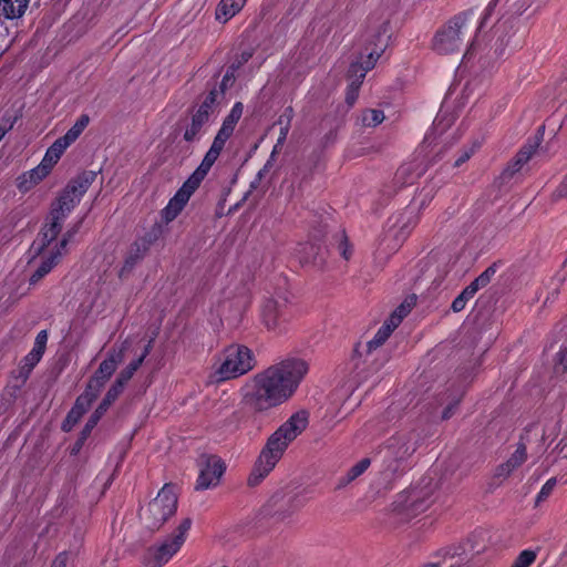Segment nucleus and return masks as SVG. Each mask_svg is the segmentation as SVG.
<instances>
[{
    "label": "nucleus",
    "instance_id": "5fc2aeb1",
    "mask_svg": "<svg viewBox=\"0 0 567 567\" xmlns=\"http://www.w3.org/2000/svg\"><path fill=\"white\" fill-rule=\"evenodd\" d=\"M112 403L113 401H107V399L104 396L103 401L96 408L99 414H104Z\"/></svg>",
    "mask_w": 567,
    "mask_h": 567
},
{
    "label": "nucleus",
    "instance_id": "f257e3e1",
    "mask_svg": "<svg viewBox=\"0 0 567 567\" xmlns=\"http://www.w3.org/2000/svg\"><path fill=\"white\" fill-rule=\"evenodd\" d=\"M308 363L289 358L255 374L240 388L243 403L255 412H266L288 401L308 373Z\"/></svg>",
    "mask_w": 567,
    "mask_h": 567
},
{
    "label": "nucleus",
    "instance_id": "f8f14e48",
    "mask_svg": "<svg viewBox=\"0 0 567 567\" xmlns=\"http://www.w3.org/2000/svg\"><path fill=\"white\" fill-rule=\"evenodd\" d=\"M89 123V115L82 114L73 126L47 150L41 163L52 171L65 150L80 137Z\"/></svg>",
    "mask_w": 567,
    "mask_h": 567
},
{
    "label": "nucleus",
    "instance_id": "7c9ffc66",
    "mask_svg": "<svg viewBox=\"0 0 567 567\" xmlns=\"http://www.w3.org/2000/svg\"><path fill=\"white\" fill-rule=\"evenodd\" d=\"M539 145L538 141L526 144L515 156L514 165L518 171L524 164H526L536 152Z\"/></svg>",
    "mask_w": 567,
    "mask_h": 567
},
{
    "label": "nucleus",
    "instance_id": "c9c22d12",
    "mask_svg": "<svg viewBox=\"0 0 567 567\" xmlns=\"http://www.w3.org/2000/svg\"><path fill=\"white\" fill-rule=\"evenodd\" d=\"M557 484V481L555 477L549 478L540 488L536 496V505L540 504L543 501H545L554 491L555 486Z\"/></svg>",
    "mask_w": 567,
    "mask_h": 567
},
{
    "label": "nucleus",
    "instance_id": "ddd939ff",
    "mask_svg": "<svg viewBox=\"0 0 567 567\" xmlns=\"http://www.w3.org/2000/svg\"><path fill=\"white\" fill-rule=\"evenodd\" d=\"M202 179L192 174L178 188L175 195L168 200L162 209L161 216L165 223L173 221L184 209L192 195L200 186Z\"/></svg>",
    "mask_w": 567,
    "mask_h": 567
},
{
    "label": "nucleus",
    "instance_id": "ea45409f",
    "mask_svg": "<svg viewBox=\"0 0 567 567\" xmlns=\"http://www.w3.org/2000/svg\"><path fill=\"white\" fill-rule=\"evenodd\" d=\"M103 414H99L97 410L93 412L87 423L85 424L82 431V439L85 440L86 436L91 433V431L96 426L97 422L102 417Z\"/></svg>",
    "mask_w": 567,
    "mask_h": 567
},
{
    "label": "nucleus",
    "instance_id": "cd10ccee",
    "mask_svg": "<svg viewBox=\"0 0 567 567\" xmlns=\"http://www.w3.org/2000/svg\"><path fill=\"white\" fill-rule=\"evenodd\" d=\"M396 327H392L391 322L386 320L377 331L374 337L368 342V350L372 351L382 346Z\"/></svg>",
    "mask_w": 567,
    "mask_h": 567
},
{
    "label": "nucleus",
    "instance_id": "864d4df0",
    "mask_svg": "<svg viewBox=\"0 0 567 567\" xmlns=\"http://www.w3.org/2000/svg\"><path fill=\"white\" fill-rule=\"evenodd\" d=\"M358 95L359 93L347 90L346 102L349 106H352L355 103Z\"/></svg>",
    "mask_w": 567,
    "mask_h": 567
},
{
    "label": "nucleus",
    "instance_id": "9d476101",
    "mask_svg": "<svg viewBox=\"0 0 567 567\" xmlns=\"http://www.w3.org/2000/svg\"><path fill=\"white\" fill-rule=\"evenodd\" d=\"M190 526V518L183 519L172 536L165 538L159 545L150 548L147 564L151 567H161L168 563L185 543Z\"/></svg>",
    "mask_w": 567,
    "mask_h": 567
},
{
    "label": "nucleus",
    "instance_id": "0e129e2a",
    "mask_svg": "<svg viewBox=\"0 0 567 567\" xmlns=\"http://www.w3.org/2000/svg\"><path fill=\"white\" fill-rule=\"evenodd\" d=\"M430 140H431V133L425 136L424 142H429Z\"/></svg>",
    "mask_w": 567,
    "mask_h": 567
},
{
    "label": "nucleus",
    "instance_id": "8fccbe9b",
    "mask_svg": "<svg viewBox=\"0 0 567 567\" xmlns=\"http://www.w3.org/2000/svg\"><path fill=\"white\" fill-rule=\"evenodd\" d=\"M473 153H474L473 148H471L470 151H464L463 154L455 161L454 166L455 167L461 166L463 163H465L472 156Z\"/></svg>",
    "mask_w": 567,
    "mask_h": 567
},
{
    "label": "nucleus",
    "instance_id": "f3484780",
    "mask_svg": "<svg viewBox=\"0 0 567 567\" xmlns=\"http://www.w3.org/2000/svg\"><path fill=\"white\" fill-rule=\"evenodd\" d=\"M214 103L215 93L210 92L205 101L199 105L192 117L190 124L184 132V140L186 142H195L199 140L204 125H206L209 121V115Z\"/></svg>",
    "mask_w": 567,
    "mask_h": 567
},
{
    "label": "nucleus",
    "instance_id": "7ed1b4c3",
    "mask_svg": "<svg viewBox=\"0 0 567 567\" xmlns=\"http://www.w3.org/2000/svg\"><path fill=\"white\" fill-rule=\"evenodd\" d=\"M94 179L95 173L85 172L70 181L52 206L51 223L43 227L38 238L33 241L34 250L40 251L43 249L45 240H55L62 229L63 221L80 203Z\"/></svg>",
    "mask_w": 567,
    "mask_h": 567
},
{
    "label": "nucleus",
    "instance_id": "603ef678",
    "mask_svg": "<svg viewBox=\"0 0 567 567\" xmlns=\"http://www.w3.org/2000/svg\"><path fill=\"white\" fill-rule=\"evenodd\" d=\"M483 288V286L481 284H476V279L474 281H472L465 289H466V293L467 295H472V297H474V295L481 289Z\"/></svg>",
    "mask_w": 567,
    "mask_h": 567
},
{
    "label": "nucleus",
    "instance_id": "bb28decb",
    "mask_svg": "<svg viewBox=\"0 0 567 567\" xmlns=\"http://www.w3.org/2000/svg\"><path fill=\"white\" fill-rule=\"evenodd\" d=\"M370 463V458L367 457L359 461L350 467L342 477H340L339 486H344L361 476L369 468Z\"/></svg>",
    "mask_w": 567,
    "mask_h": 567
},
{
    "label": "nucleus",
    "instance_id": "1a4fd4ad",
    "mask_svg": "<svg viewBox=\"0 0 567 567\" xmlns=\"http://www.w3.org/2000/svg\"><path fill=\"white\" fill-rule=\"evenodd\" d=\"M414 452V447L403 439H395L388 446V454L384 460L382 478L390 483L402 476L410 468V457Z\"/></svg>",
    "mask_w": 567,
    "mask_h": 567
},
{
    "label": "nucleus",
    "instance_id": "09e8293b",
    "mask_svg": "<svg viewBox=\"0 0 567 567\" xmlns=\"http://www.w3.org/2000/svg\"><path fill=\"white\" fill-rule=\"evenodd\" d=\"M496 2H497V0H492V1L487 4V7L485 8V10H484V16H483L482 21H481V27H483V25H484V23H485L486 19L492 14V12H493V10H494V8H495V6H496Z\"/></svg>",
    "mask_w": 567,
    "mask_h": 567
},
{
    "label": "nucleus",
    "instance_id": "f704fd0d",
    "mask_svg": "<svg viewBox=\"0 0 567 567\" xmlns=\"http://www.w3.org/2000/svg\"><path fill=\"white\" fill-rule=\"evenodd\" d=\"M384 121V114L380 110H368L362 115L364 126L374 127Z\"/></svg>",
    "mask_w": 567,
    "mask_h": 567
},
{
    "label": "nucleus",
    "instance_id": "5701e85b",
    "mask_svg": "<svg viewBox=\"0 0 567 567\" xmlns=\"http://www.w3.org/2000/svg\"><path fill=\"white\" fill-rule=\"evenodd\" d=\"M30 0H0V23L21 19Z\"/></svg>",
    "mask_w": 567,
    "mask_h": 567
},
{
    "label": "nucleus",
    "instance_id": "de8ad7c7",
    "mask_svg": "<svg viewBox=\"0 0 567 567\" xmlns=\"http://www.w3.org/2000/svg\"><path fill=\"white\" fill-rule=\"evenodd\" d=\"M496 2H497V0H492V1L487 4V7L485 8V10H484V16H483L482 21H481V27H483V25H484V23H485L486 19L492 14V12H493V10H494V8H495V6H496Z\"/></svg>",
    "mask_w": 567,
    "mask_h": 567
},
{
    "label": "nucleus",
    "instance_id": "393cba45",
    "mask_svg": "<svg viewBox=\"0 0 567 567\" xmlns=\"http://www.w3.org/2000/svg\"><path fill=\"white\" fill-rule=\"evenodd\" d=\"M247 0H221L216 10V18L228 21L236 13H238L245 6Z\"/></svg>",
    "mask_w": 567,
    "mask_h": 567
},
{
    "label": "nucleus",
    "instance_id": "b1692460",
    "mask_svg": "<svg viewBox=\"0 0 567 567\" xmlns=\"http://www.w3.org/2000/svg\"><path fill=\"white\" fill-rule=\"evenodd\" d=\"M429 507V502L419 501V497L411 493L403 503H398L394 511L402 520H408Z\"/></svg>",
    "mask_w": 567,
    "mask_h": 567
},
{
    "label": "nucleus",
    "instance_id": "6e6d98bb",
    "mask_svg": "<svg viewBox=\"0 0 567 567\" xmlns=\"http://www.w3.org/2000/svg\"><path fill=\"white\" fill-rule=\"evenodd\" d=\"M83 414L80 413V411H78V413L75 412V409L72 408L71 411L69 412L68 414V417H66V421L68 422H72V423H75L79 421V419L82 416Z\"/></svg>",
    "mask_w": 567,
    "mask_h": 567
},
{
    "label": "nucleus",
    "instance_id": "79ce46f5",
    "mask_svg": "<svg viewBox=\"0 0 567 567\" xmlns=\"http://www.w3.org/2000/svg\"><path fill=\"white\" fill-rule=\"evenodd\" d=\"M123 388H124V384L121 383L118 380H116L105 394V398L107 399V401L114 402L118 398V395L122 393Z\"/></svg>",
    "mask_w": 567,
    "mask_h": 567
},
{
    "label": "nucleus",
    "instance_id": "2f4dec72",
    "mask_svg": "<svg viewBox=\"0 0 567 567\" xmlns=\"http://www.w3.org/2000/svg\"><path fill=\"white\" fill-rule=\"evenodd\" d=\"M31 372H32L31 369H29L25 365H22L20 363L19 368L12 372L10 386L14 391H19L25 384Z\"/></svg>",
    "mask_w": 567,
    "mask_h": 567
},
{
    "label": "nucleus",
    "instance_id": "37998d69",
    "mask_svg": "<svg viewBox=\"0 0 567 567\" xmlns=\"http://www.w3.org/2000/svg\"><path fill=\"white\" fill-rule=\"evenodd\" d=\"M555 197L560 198H567V174L564 176L560 184L557 186L555 190Z\"/></svg>",
    "mask_w": 567,
    "mask_h": 567
},
{
    "label": "nucleus",
    "instance_id": "a19ab883",
    "mask_svg": "<svg viewBox=\"0 0 567 567\" xmlns=\"http://www.w3.org/2000/svg\"><path fill=\"white\" fill-rule=\"evenodd\" d=\"M495 272H496V267L494 265L489 266L476 278V284H481L484 288L485 286H487L491 282Z\"/></svg>",
    "mask_w": 567,
    "mask_h": 567
},
{
    "label": "nucleus",
    "instance_id": "c03bdc74",
    "mask_svg": "<svg viewBox=\"0 0 567 567\" xmlns=\"http://www.w3.org/2000/svg\"><path fill=\"white\" fill-rule=\"evenodd\" d=\"M234 81H235L234 71H227L226 74L224 75L223 80H221V83H220L221 91L224 92L229 86H231Z\"/></svg>",
    "mask_w": 567,
    "mask_h": 567
},
{
    "label": "nucleus",
    "instance_id": "72a5a7b5",
    "mask_svg": "<svg viewBox=\"0 0 567 567\" xmlns=\"http://www.w3.org/2000/svg\"><path fill=\"white\" fill-rule=\"evenodd\" d=\"M412 309V302L404 301L401 303L393 313L389 317V321L391 322L392 327H398L403 318H405Z\"/></svg>",
    "mask_w": 567,
    "mask_h": 567
},
{
    "label": "nucleus",
    "instance_id": "2eb2a0df",
    "mask_svg": "<svg viewBox=\"0 0 567 567\" xmlns=\"http://www.w3.org/2000/svg\"><path fill=\"white\" fill-rule=\"evenodd\" d=\"M127 348V342H124L120 350H113L107 354V358L100 363L97 371L91 378L87 384L91 385V389L94 388L95 391L102 390L105 382L112 377L115 372L117 364L122 362L124 358V352Z\"/></svg>",
    "mask_w": 567,
    "mask_h": 567
},
{
    "label": "nucleus",
    "instance_id": "49530a36",
    "mask_svg": "<svg viewBox=\"0 0 567 567\" xmlns=\"http://www.w3.org/2000/svg\"><path fill=\"white\" fill-rule=\"evenodd\" d=\"M339 249L343 258L348 260L351 256V249L346 238L340 243Z\"/></svg>",
    "mask_w": 567,
    "mask_h": 567
},
{
    "label": "nucleus",
    "instance_id": "58836bf2",
    "mask_svg": "<svg viewBox=\"0 0 567 567\" xmlns=\"http://www.w3.org/2000/svg\"><path fill=\"white\" fill-rule=\"evenodd\" d=\"M47 342H48V332H47V330H41L35 337L32 350L38 351L39 353L43 354L45 351Z\"/></svg>",
    "mask_w": 567,
    "mask_h": 567
},
{
    "label": "nucleus",
    "instance_id": "e433bc0d",
    "mask_svg": "<svg viewBox=\"0 0 567 567\" xmlns=\"http://www.w3.org/2000/svg\"><path fill=\"white\" fill-rule=\"evenodd\" d=\"M472 298H473V297H472V295H467V293H466V289H464V290H463V291H462V292H461V293H460V295H458V296L453 300L452 306H451L452 310H453L454 312H460V311H462V310L465 308V306H466L467 301H468L470 299H472Z\"/></svg>",
    "mask_w": 567,
    "mask_h": 567
},
{
    "label": "nucleus",
    "instance_id": "a878e982",
    "mask_svg": "<svg viewBox=\"0 0 567 567\" xmlns=\"http://www.w3.org/2000/svg\"><path fill=\"white\" fill-rule=\"evenodd\" d=\"M151 351V341L145 347L143 353L135 360H133L125 369L121 371L117 379L124 385L132 379L137 369L142 365L145 358L148 355Z\"/></svg>",
    "mask_w": 567,
    "mask_h": 567
},
{
    "label": "nucleus",
    "instance_id": "a211bd4d",
    "mask_svg": "<svg viewBox=\"0 0 567 567\" xmlns=\"http://www.w3.org/2000/svg\"><path fill=\"white\" fill-rule=\"evenodd\" d=\"M383 48L371 51L364 61L353 62L349 68L350 83L348 85L349 91L359 93L362 81L368 71L374 68L377 61L381 56Z\"/></svg>",
    "mask_w": 567,
    "mask_h": 567
},
{
    "label": "nucleus",
    "instance_id": "473e14b6",
    "mask_svg": "<svg viewBox=\"0 0 567 567\" xmlns=\"http://www.w3.org/2000/svg\"><path fill=\"white\" fill-rule=\"evenodd\" d=\"M539 549H524L515 558L511 567H530L538 556Z\"/></svg>",
    "mask_w": 567,
    "mask_h": 567
},
{
    "label": "nucleus",
    "instance_id": "20e7f679",
    "mask_svg": "<svg viewBox=\"0 0 567 567\" xmlns=\"http://www.w3.org/2000/svg\"><path fill=\"white\" fill-rule=\"evenodd\" d=\"M261 322L275 334L288 331L290 322L296 317V310L286 291H278L266 298L261 305Z\"/></svg>",
    "mask_w": 567,
    "mask_h": 567
},
{
    "label": "nucleus",
    "instance_id": "f03ea898",
    "mask_svg": "<svg viewBox=\"0 0 567 567\" xmlns=\"http://www.w3.org/2000/svg\"><path fill=\"white\" fill-rule=\"evenodd\" d=\"M308 424L309 414L301 410L291 414L267 437L248 476L249 486L258 485L275 470L289 445L302 434Z\"/></svg>",
    "mask_w": 567,
    "mask_h": 567
},
{
    "label": "nucleus",
    "instance_id": "aec40b11",
    "mask_svg": "<svg viewBox=\"0 0 567 567\" xmlns=\"http://www.w3.org/2000/svg\"><path fill=\"white\" fill-rule=\"evenodd\" d=\"M151 243H152V239H148L147 241L146 240L135 241L131 245V247L125 256L124 262L118 271L120 278H125L132 272L134 267L146 255Z\"/></svg>",
    "mask_w": 567,
    "mask_h": 567
},
{
    "label": "nucleus",
    "instance_id": "bf43d9fd",
    "mask_svg": "<svg viewBox=\"0 0 567 567\" xmlns=\"http://www.w3.org/2000/svg\"><path fill=\"white\" fill-rule=\"evenodd\" d=\"M453 414L452 412V406H449L446 408L444 411H443V414H442V417L443 419H449L451 417V415Z\"/></svg>",
    "mask_w": 567,
    "mask_h": 567
},
{
    "label": "nucleus",
    "instance_id": "6ab92c4d",
    "mask_svg": "<svg viewBox=\"0 0 567 567\" xmlns=\"http://www.w3.org/2000/svg\"><path fill=\"white\" fill-rule=\"evenodd\" d=\"M427 169L422 158L413 157L403 163L394 175V183L400 187L411 185L416 182Z\"/></svg>",
    "mask_w": 567,
    "mask_h": 567
},
{
    "label": "nucleus",
    "instance_id": "412c9836",
    "mask_svg": "<svg viewBox=\"0 0 567 567\" xmlns=\"http://www.w3.org/2000/svg\"><path fill=\"white\" fill-rule=\"evenodd\" d=\"M527 460V451L524 444H518L515 452L495 470L497 478H507L515 470L522 466Z\"/></svg>",
    "mask_w": 567,
    "mask_h": 567
},
{
    "label": "nucleus",
    "instance_id": "0eeeda50",
    "mask_svg": "<svg viewBox=\"0 0 567 567\" xmlns=\"http://www.w3.org/2000/svg\"><path fill=\"white\" fill-rule=\"evenodd\" d=\"M256 365L255 357L250 349L235 344L226 349L223 361L214 371L216 382L239 378Z\"/></svg>",
    "mask_w": 567,
    "mask_h": 567
},
{
    "label": "nucleus",
    "instance_id": "4d7b16f0",
    "mask_svg": "<svg viewBox=\"0 0 567 567\" xmlns=\"http://www.w3.org/2000/svg\"><path fill=\"white\" fill-rule=\"evenodd\" d=\"M558 355L559 364L563 367L564 370H567V347L565 349H561Z\"/></svg>",
    "mask_w": 567,
    "mask_h": 567
},
{
    "label": "nucleus",
    "instance_id": "3c124183",
    "mask_svg": "<svg viewBox=\"0 0 567 567\" xmlns=\"http://www.w3.org/2000/svg\"><path fill=\"white\" fill-rule=\"evenodd\" d=\"M289 132V123L280 128L279 137L277 140V146L285 143Z\"/></svg>",
    "mask_w": 567,
    "mask_h": 567
},
{
    "label": "nucleus",
    "instance_id": "c85d7f7f",
    "mask_svg": "<svg viewBox=\"0 0 567 567\" xmlns=\"http://www.w3.org/2000/svg\"><path fill=\"white\" fill-rule=\"evenodd\" d=\"M99 394L100 391H95L94 388L91 389V385L87 384L85 391L75 401L73 406L75 412L80 411V413L84 414Z\"/></svg>",
    "mask_w": 567,
    "mask_h": 567
},
{
    "label": "nucleus",
    "instance_id": "a18cd8bd",
    "mask_svg": "<svg viewBox=\"0 0 567 567\" xmlns=\"http://www.w3.org/2000/svg\"><path fill=\"white\" fill-rule=\"evenodd\" d=\"M68 563V554L61 553L56 556L51 567H65Z\"/></svg>",
    "mask_w": 567,
    "mask_h": 567
},
{
    "label": "nucleus",
    "instance_id": "e2e57ef3",
    "mask_svg": "<svg viewBox=\"0 0 567 567\" xmlns=\"http://www.w3.org/2000/svg\"><path fill=\"white\" fill-rule=\"evenodd\" d=\"M422 567H441V563L440 561L427 563V564H424Z\"/></svg>",
    "mask_w": 567,
    "mask_h": 567
},
{
    "label": "nucleus",
    "instance_id": "423d86ee",
    "mask_svg": "<svg viewBox=\"0 0 567 567\" xmlns=\"http://www.w3.org/2000/svg\"><path fill=\"white\" fill-rule=\"evenodd\" d=\"M177 509V496L173 486L166 484L157 496L141 511L140 517L150 530L159 529Z\"/></svg>",
    "mask_w": 567,
    "mask_h": 567
},
{
    "label": "nucleus",
    "instance_id": "c756f323",
    "mask_svg": "<svg viewBox=\"0 0 567 567\" xmlns=\"http://www.w3.org/2000/svg\"><path fill=\"white\" fill-rule=\"evenodd\" d=\"M243 111H244L243 103L236 102L233 105L229 114L223 121L221 127H224L227 131L234 133V130H235L238 121L240 120V117L243 115Z\"/></svg>",
    "mask_w": 567,
    "mask_h": 567
},
{
    "label": "nucleus",
    "instance_id": "4be33fe9",
    "mask_svg": "<svg viewBox=\"0 0 567 567\" xmlns=\"http://www.w3.org/2000/svg\"><path fill=\"white\" fill-rule=\"evenodd\" d=\"M50 173L51 171L40 162L37 167L24 172L17 178V187L20 192L27 193L42 182Z\"/></svg>",
    "mask_w": 567,
    "mask_h": 567
},
{
    "label": "nucleus",
    "instance_id": "4468645a",
    "mask_svg": "<svg viewBox=\"0 0 567 567\" xmlns=\"http://www.w3.org/2000/svg\"><path fill=\"white\" fill-rule=\"evenodd\" d=\"M199 466L196 489L204 491L216 487L226 470L224 461L216 455H207L202 457Z\"/></svg>",
    "mask_w": 567,
    "mask_h": 567
},
{
    "label": "nucleus",
    "instance_id": "6e6552de",
    "mask_svg": "<svg viewBox=\"0 0 567 567\" xmlns=\"http://www.w3.org/2000/svg\"><path fill=\"white\" fill-rule=\"evenodd\" d=\"M471 12H462L453 17L435 33L432 48L439 54H451L457 52L467 31Z\"/></svg>",
    "mask_w": 567,
    "mask_h": 567
},
{
    "label": "nucleus",
    "instance_id": "680f3d73",
    "mask_svg": "<svg viewBox=\"0 0 567 567\" xmlns=\"http://www.w3.org/2000/svg\"><path fill=\"white\" fill-rule=\"evenodd\" d=\"M404 239V237L402 238H396L395 243L392 245L391 249L392 250H395L398 249V247L401 245L402 240Z\"/></svg>",
    "mask_w": 567,
    "mask_h": 567
},
{
    "label": "nucleus",
    "instance_id": "dca6fc26",
    "mask_svg": "<svg viewBox=\"0 0 567 567\" xmlns=\"http://www.w3.org/2000/svg\"><path fill=\"white\" fill-rule=\"evenodd\" d=\"M233 135L231 132L227 131L226 128L221 127L219 128L217 135L215 136L209 150L204 155V158L202 159L199 166L193 172L195 176L200 178L202 181L205 179L207 174L209 173L213 165L218 159L221 151L225 147L226 142L229 140V137Z\"/></svg>",
    "mask_w": 567,
    "mask_h": 567
},
{
    "label": "nucleus",
    "instance_id": "4c0bfd02",
    "mask_svg": "<svg viewBox=\"0 0 567 567\" xmlns=\"http://www.w3.org/2000/svg\"><path fill=\"white\" fill-rule=\"evenodd\" d=\"M43 354L31 349V351L21 360V364L33 370L34 367L40 362Z\"/></svg>",
    "mask_w": 567,
    "mask_h": 567
},
{
    "label": "nucleus",
    "instance_id": "39448f33",
    "mask_svg": "<svg viewBox=\"0 0 567 567\" xmlns=\"http://www.w3.org/2000/svg\"><path fill=\"white\" fill-rule=\"evenodd\" d=\"M81 220L69 229L60 243L55 240H45L43 249L37 251L33 249V244L29 249V254L33 260H39V264L30 277V284L35 285L43 277H45L59 262L62 255L65 252V247L71 238L78 233Z\"/></svg>",
    "mask_w": 567,
    "mask_h": 567
},
{
    "label": "nucleus",
    "instance_id": "13d9d810",
    "mask_svg": "<svg viewBox=\"0 0 567 567\" xmlns=\"http://www.w3.org/2000/svg\"><path fill=\"white\" fill-rule=\"evenodd\" d=\"M303 501L299 498L298 496L292 497L291 499V512L299 509L302 507Z\"/></svg>",
    "mask_w": 567,
    "mask_h": 567
},
{
    "label": "nucleus",
    "instance_id": "052dcab7",
    "mask_svg": "<svg viewBox=\"0 0 567 567\" xmlns=\"http://www.w3.org/2000/svg\"><path fill=\"white\" fill-rule=\"evenodd\" d=\"M12 127V124H10L8 127H1L0 126V141L3 138L6 133Z\"/></svg>",
    "mask_w": 567,
    "mask_h": 567
},
{
    "label": "nucleus",
    "instance_id": "9b49d317",
    "mask_svg": "<svg viewBox=\"0 0 567 567\" xmlns=\"http://www.w3.org/2000/svg\"><path fill=\"white\" fill-rule=\"evenodd\" d=\"M89 123V115L82 114L73 126L47 150L41 163L52 171L65 150L80 137Z\"/></svg>",
    "mask_w": 567,
    "mask_h": 567
}]
</instances>
